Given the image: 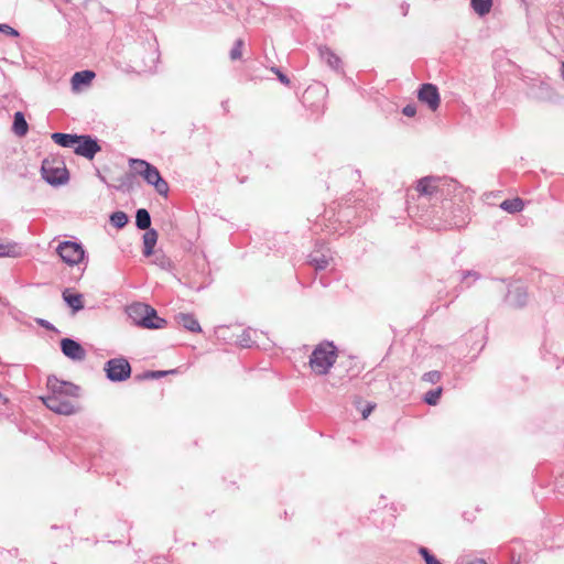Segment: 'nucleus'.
<instances>
[{"label":"nucleus","instance_id":"36","mask_svg":"<svg viewBox=\"0 0 564 564\" xmlns=\"http://www.w3.org/2000/svg\"><path fill=\"white\" fill-rule=\"evenodd\" d=\"M0 33H3L8 36L18 37L19 32L10 26L9 24L0 23Z\"/></svg>","mask_w":564,"mask_h":564},{"label":"nucleus","instance_id":"34","mask_svg":"<svg viewBox=\"0 0 564 564\" xmlns=\"http://www.w3.org/2000/svg\"><path fill=\"white\" fill-rule=\"evenodd\" d=\"M419 553L425 561V564H442L426 547L421 546Z\"/></svg>","mask_w":564,"mask_h":564},{"label":"nucleus","instance_id":"3","mask_svg":"<svg viewBox=\"0 0 564 564\" xmlns=\"http://www.w3.org/2000/svg\"><path fill=\"white\" fill-rule=\"evenodd\" d=\"M130 167L135 172L137 175L143 177V180L149 184L154 186L155 191L162 195L167 196L170 187L167 182L161 176L156 166L152 165L145 160L141 159H130L129 160Z\"/></svg>","mask_w":564,"mask_h":564},{"label":"nucleus","instance_id":"43","mask_svg":"<svg viewBox=\"0 0 564 564\" xmlns=\"http://www.w3.org/2000/svg\"><path fill=\"white\" fill-rule=\"evenodd\" d=\"M8 402V399L2 394L0 393V403H7Z\"/></svg>","mask_w":564,"mask_h":564},{"label":"nucleus","instance_id":"24","mask_svg":"<svg viewBox=\"0 0 564 564\" xmlns=\"http://www.w3.org/2000/svg\"><path fill=\"white\" fill-rule=\"evenodd\" d=\"M500 208L510 214L520 213L524 208V202L520 197L505 199L501 202Z\"/></svg>","mask_w":564,"mask_h":564},{"label":"nucleus","instance_id":"13","mask_svg":"<svg viewBox=\"0 0 564 564\" xmlns=\"http://www.w3.org/2000/svg\"><path fill=\"white\" fill-rule=\"evenodd\" d=\"M528 293L527 290L521 285H512L509 288L505 301L506 303L514 308L523 307L527 303Z\"/></svg>","mask_w":564,"mask_h":564},{"label":"nucleus","instance_id":"37","mask_svg":"<svg viewBox=\"0 0 564 564\" xmlns=\"http://www.w3.org/2000/svg\"><path fill=\"white\" fill-rule=\"evenodd\" d=\"M272 72L276 75L279 82L285 86H289L290 85V79L288 78V76L285 74H283L281 72L280 68L278 67H272Z\"/></svg>","mask_w":564,"mask_h":564},{"label":"nucleus","instance_id":"10","mask_svg":"<svg viewBox=\"0 0 564 564\" xmlns=\"http://www.w3.org/2000/svg\"><path fill=\"white\" fill-rule=\"evenodd\" d=\"M417 99L432 111H436L441 105L438 88L430 83L421 85L417 90Z\"/></svg>","mask_w":564,"mask_h":564},{"label":"nucleus","instance_id":"15","mask_svg":"<svg viewBox=\"0 0 564 564\" xmlns=\"http://www.w3.org/2000/svg\"><path fill=\"white\" fill-rule=\"evenodd\" d=\"M317 50L318 55L324 63L336 72L341 70V59L334 51L325 45L318 46Z\"/></svg>","mask_w":564,"mask_h":564},{"label":"nucleus","instance_id":"32","mask_svg":"<svg viewBox=\"0 0 564 564\" xmlns=\"http://www.w3.org/2000/svg\"><path fill=\"white\" fill-rule=\"evenodd\" d=\"M308 264L313 265L316 271H322L327 268L328 259L325 256L319 258L310 257Z\"/></svg>","mask_w":564,"mask_h":564},{"label":"nucleus","instance_id":"16","mask_svg":"<svg viewBox=\"0 0 564 564\" xmlns=\"http://www.w3.org/2000/svg\"><path fill=\"white\" fill-rule=\"evenodd\" d=\"M174 319L177 323V325L182 326L186 330H189L192 333H200L202 332V327L193 314L178 313L174 316Z\"/></svg>","mask_w":564,"mask_h":564},{"label":"nucleus","instance_id":"2","mask_svg":"<svg viewBox=\"0 0 564 564\" xmlns=\"http://www.w3.org/2000/svg\"><path fill=\"white\" fill-rule=\"evenodd\" d=\"M337 357L338 350L334 343L324 340L313 349L308 366L314 375L325 376L336 362Z\"/></svg>","mask_w":564,"mask_h":564},{"label":"nucleus","instance_id":"19","mask_svg":"<svg viewBox=\"0 0 564 564\" xmlns=\"http://www.w3.org/2000/svg\"><path fill=\"white\" fill-rule=\"evenodd\" d=\"M143 250L142 253L145 257H150L153 253V249L158 241V232L155 229H147L142 237Z\"/></svg>","mask_w":564,"mask_h":564},{"label":"nucleus","instance_id":"38","mask_svg":"<svg viewBox=\"0 0 564 564\" xmlns=\"http://www.w3.org/2000/svg\"><path fill=\"white\" fill-rule=\"evenodd\" d=\"M402 113L406 117H414L416 113V106L414 104H409L403 107Z\"/></svg>","mask_w":564,"mask_h":564},{"label":"nucleus","instance_id":"29","mask_svg":"<svg viewBox=\"0 0 564 564\" xmlns=\"http://www.w3.org/2000/svg\"><path fill=\"white\" fill-rule=\"evenodd\" d=\"M110 223L113 227L121 229L128 224V216L123 212H115L110 215Z\"/></svg>","mask_w":564,"mask_h":564},{"label":"nucleus","instance_id":"40","mask_svg":"<svg viewBox=\"0 0 564 564\" xmlns=\"http://www.w3.org/2000/svg\"><path fill=\"white\" fill-rule=\"evenodd\" d=\"M373 409H375V405H373V404H368V405L362 410V413H361V414H362V419H367Z\"/></svg>","mask_w":564,"mask_h":564},{"label":"nucleus","instance_id":"21","mask_svg":"<svg viewBox=\"0 0 564 564\" xmlns=\"http://www.w3.org/2000/svg\"><path fill=\"white\" fill-rule=\"evenodd\" d=\"M52 140L63 147V148H72L75 147L76 142H78V135L77 134H69V133H62V132H54L51 135Z\"/></svg>","mask_w":564,"mask_h":564},{"label":"nucleus","instance_id":"17","mask_svg":"<svg viewBox=\"0 0 564 564\" xmlns=\"http://www.w3.org/2000/svg\"><path fill=\"white\" fill-rule=\"evenodd\" d=\"M65 303L72 308L73 314L84 308V296L80 293H72L69 289H65L62 293Z\"/></svg>","mask_w":564,"mask_h":564},{"label":"nucleus","instance_id":"27","mask_svg":"<svg viewBox=\"0 0 564 564\" xmlns=\"http://www.w3.org/2000/svg\"><path fill=\"white\" fill-rule=\"evenodd\" d=\"M135 226L141 230L151 229V216L147 209L140 208L137 210Z\"/></svg>","mask_w":564,"mask_h":564},{"label":"nucleus","instance_id":"4","mask_svg":"<svg viewBox=\"0 0 564 564\" xmlns=\"http://www.w3.org/2000/svg\"><path fill=\"white\" fill-rule=\"evenodd\" d=\"M42 177L51 185H62L68 181L65 163L58 159H44L41 166Z\"/></svg>","mask_w":564,"mask_h":564},{"label":"nucleus","instance_id":"28","mask_svg":"<svg viewBox=\"0 0 564 564\" xmlns=\"http://www.w3.org/2000/svg\"><path fill=\"white\" fill-rule=\"evenodd\" d=\"M256 330L251 328L243 329L241 335L238 337L237 344L242 348H251L256 341L253 339V335Z\"/></svg>","mask_w":564,"mask_h":564},{"label":"nucleus","instance_id":"42","mask_svg":"<svg viewBox=\"0 0 564 564\" xmlns=\"http://www.w3.org/2000/svg\"><path fill=\"white\" fill-rule=\"evenodd\" d=\"M468 564H487V562L482 558H475L470 561Z\"/></svg>","mask_w":564,"mask_h":564},{"label":"nucleus","instance_id":"44","mask_svg":"<svg viewBox=\"0 0 564 564\" xmlns=\"http://www.w3.org/2000/svg\"><path fill=\"white\" fill-rule=\"evenodd\" d=\"M408 9H409V7H408V6H406V7H403V14H404V15L408 13Z\"/></svg>","mask_w":564,"mask_h":564},{"label":"nucleus","instance_id":"1","mask_svg":"<svg viewBox=\"0 0 564 564\" xmlns=\"http://www.w3.org/2000/svg\"><path fill=\"white\" fill-rule=\"evenodd\" d=\"M457 188V182L446 176L429 175L415 182L417 197L437 200L451 196Z\"/></svg>","mask_w":564,"mask_h":564},{"label":"nucleus","instance_id":"33","mask_svg":"<svg viewBox=\"0 0 564 564\" xmlns=\"http://www.w3.org/2000/svg\"><path fill=\"white\" fill-rule=\"evenodd\" d=\"M174 370L171 371H145L140 376H137V380H147V379H160L169 373H173Z\"/></svg>","mask_w":564,"mask_h":564},{"label":"nucleus","instance_id":"7","mask_svg":"<svg viewBox=\"0 0 564 564\" xmlns=\"http://www.w3.org/2000/svg\"><path fill=\"white\" fill-rule=\"evenodd\" d=\"M61 259L68 265H76L84 260L85 250L83 246L75 241H63L56 249Z\"/></svg>","mask_w":564,"mask_h":564},{"label":"nucleus","instance_id":"20","mask_svg":"<svg viewBox=\"0 0 564 564\" xmlns=\"http://www.w3.org/2000/svg\"><path fill=\"white\" fill-rule=\"evenodd\" d=\"M166 325V321L158 316L156 311L148 305L147 312V322L144 323V328L149 329H160Z\"/></svg>","mask_w":564,"mask_h":564},{"label":"nucleus","instance_id":"14","mask_svg":"<svg viewBox=\"0 0 564 564\" xmlns=\"http://www.w3.org/2000/svg\"><path fill=\"white\" fill-rule=\"evenodd\" d=\"M148 304L134 303L127 307L129 318L138 326L144 328L147 322Z\"/></svg>","mask_w":564,"mask_h":564},{"label":"nucleus","instance_id":"25","mask_svg":"<svg viewBox=\"0 0 564 564\" xmlns=\"http://www.w3.org/2000/svg\"><path fill=\"white\" fill-rule=\"evenodd\" d=\"M494 0H470V7L479 17L487 15L492 8Z\"/></svg>","mask_w":564,"mask_h":564},{"label":"nucleus","instance_id":"6","mask_svg":"<svg viewBox=\"0 0 564 564\" xmlns=\"http://www.w3.org/2000/svg\"><path fill=\"white\" fill-rule=\"evenodd\" d=\"M105 371L107 379L112 382H121L127 380L131 375V366L129 361L123 358H113L105 364Z\"/></svg>","mask_w":564,"mask_h":564},{"label":"nucleus","instance_id":"45","mask_svg":"<svg viewBox=\"0 0 564 564\" xmlns=\"http://www.w3.org/2000/svg\"><path fill=\"white\" fill-rule=\"evenodd\" d=\"M562 76H563V78H564V63H563V65H562Z\"/></svg>","mask_w":564,"mask_h":564},{"label":"nucleus","instance_id":"26","mask_svg":"<svg viewBox=\"0 0 564 564\" xmlns=\"http://www.w3.org/2000/svg\"><path fill=\"white\" fill-rule=\"evenodd\" d=\"M21 254V247L17 242H0V258L2 257H19Z\"/></svg>","mask_w":564,"mask_h":564},{"label":"nucleus","instance_id":"31","mask_svg":"<svg viewBox=\"0 0 564 564\" xmlns=\"http://www.w3.org/2000/svg\"><path fill=\"white\" fill-rule=\"evenodd\" d=\"M245 46V42L241 39L235 41L232 48L230 50V58L232 61L240 59L242 56V48Z\"/></svg>","mask_w":564,"mask_h":564},{"label":"nucleus","instance_id":"5","mask_svg":"<svg viewBox=\"0 0 564 564\" xmlns=\"http://www.w3.org/2000/svg\"><path fill=\"white\" fill-rule=\"evenodd\" d=\"M327 89L321 84L308 86L302 96L303 105L313 112H322L325 107Z\"/></svg>","mask_w":564,"mask_h":564},{"label":"nucleus","instance_id":"18","mask_svg":"<svg viewBox=\"0 0 564 564\" xmlns=\"http://www.w3.org/2000/svg\"><path fill=\"white\" fill-rule=\"evenodd\" d=\"M94 78L95 73L93 70L76 72L70 79L72 88L77 90L80 86H88Z\"/></svg>","mask_w":564,"mask_h":564},{"label":"nucleus","instance_id":"41","mask_svg":"<svg viewBox=\"0 0 564 564\" xmlns=\"http://www.w3.org/2000/svg\"><path fill=\"white\" fill-rule=\"evenodd\" d=\"M39 323H40V325H42L43 327H45L47 329H52L53 328V325L51 323H48L47 321L40 319Z\"/></svg>","mask_w":564,"mask_h":564},{"label":"nucleus","instance_id":"30","mask_svg":"<svg viewBox=\"0 0 564 564\" xmlns=\"http://www.w3.org/2000/svg\"><path fill=\"white\" fill-rule=\"evenodd\" d=\"M442 391V387L427 391L423 398L424 402L429 405H436L440 401Z\"/></svg>","mask_w":564,"mask_h":564},{"label":"nucleus","instance_id":"23","mask_svg":"<svg viewBox=\"0 0 564 564\" xmlns=\"http://www.w3.org/2000/svg\"><path fill=\"white\" fill-rule=\"evenodd\" d=\"M137 181L135 172L126 173L120 180L119 184L115 185L113 188L118 192L129 193L133 189Z\"/></svg>","mask_w":564,"mask_h":564},{"label":"nucleus","instance_id":"11","mask_svg":"<svg viewBox=\"0 0 564 564\" xmlns=\"http://www.w3.org/2000/svg\"><path fill=\"white\" fill-rule=\"evenodd\" d=\"M78 142H76L74 147V152L88 160L94 159V156L100 151V145L97 140L91 138L89 134H82L78 135Z\"/></svg>","mask_w":564,"mask_h":564},{"label":"nucleus","instance_id":"39","mask_svg":"<svg viewBox=\"0 0 564 564\" xmlns=\"http://www.w3.org/2000/svg\"><path fill=\"white\" fill-rule=\"evenodd\" d=\"M479 273L473 270L464 271L462 273V281H466L468 278H473V281H477L479 279Z\"/></svg>","mask_w":564,"mask_h":564},{"label":"nucleus","instance_id":"12","mask_svg":"<svg viewBox=\"0 0 564 564\" xmlns=\"http://www.w3.org/2000/svg\"><path fill=\"white\" fill-rule=\"evenodd\" d=\"M62 352L69 359L75 361L84 360L86 351L83 346L74 339L64 338L61 341Z\"/></svg>","mask_w":564,"mask_h":564},{"label":"nucleus","instance_id":"9","mask_svg":"<svg viewBox=\"0 0 564 564\" xmlns=\"http://www.w3.org/2000/svg\"><path fill=\"white\" fill-rule=\"evenodd\" d=\"M41 400L47 409L57 414L72 415L76 412L75 405L64 397L47 394L42 397Z\"/></svg>","mask_w":564,"mask_h":564},{"label":"nucleus","instance_id":"22","mask_svg":"<svg viewBox=\"0 0 564 564\" xmlns=\"http://www.w3.org/2000/svg\"><path fill=\"white\" fill-rule=\"evenodd\" d=\"M29 126L23 112L17 111L13 116L12 131L18 137H24L28 133Z\"/></svg>","mask_w":564,"mask_h":564},{"label":"nucleus","instance_id":"8","mask_svg":"<svg viewBox=\"0 0 564 564\" xmlns=\"http://www.w3.org/2000/svg\"><path fill=\"white\" fill-rule=\"evenodd\" d=\"M46 386L50 391L48 394H55L58 397H64L66 399H68L69 397H72V398L78 397L79 389L76 384L68 382V381L59 380L54 376H51L47 378Z\"/></svg>","mask_w":564,"mask_h":564},{"label":"nucleus","instance_id":"35","mask_svg":"<svg viewBox=\"0 0 564 564\" xmlns=\"http://www.w3.org/2000/svg\"><path fill=\"white\" fill-rule=\"evenodd\" d=\"M442 378V375L437 370L425 372L422 377L424 381L431 382V383H437Z\"/></svg>","mask_w":564,"mask_h":564}]
</instances>
